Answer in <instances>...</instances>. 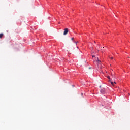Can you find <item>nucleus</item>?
Wrapping results in <instances>:
<instances>
[{"label": "nucleus", "mask_w": 130, "mask_h": 130, "mask_svg": "<svg viewBox=\"0 0 130 130\" xmlns=\"http://www.w3.org/2000/svg\"><path fill=\"white\" fill-rule=\"evenodd\" d=\"M92 57H93V60L95 61H98L99 64H100V63H101V61H100V60H99V59H98V57H97L96 58V56L93 55H92Z\"/></svg>", "instance_id": "f257e3e1"}, {"label": "nucleus", "mask_w": 130, "mask_h": 130, "mask_svg": "<svg viewBox=\"0 0 130 130\" xmlns=\"http://www.w3.org/2000/svg\"><path fill=\"white\" fill-rule=\"evenodd\" d=\"M68 32H69V29L65 28L63 32V35H67Z\"/></svg>", "instance_id": "f03ea898"}, {"label": "nucleus", "mask_w": 130, "mask_h": 130, "mask_svg": "<svg viewBox=\"0 0 130 130\" xmlns=\"http://www.w3.org/2000/svg\"><path fill=\"white\" fill-rule=\"evenodd\" d=\"M106 92V90L105 89V88H103L101 90V93L102 94H105Z\"/></svg>", "instance_id": "7ed1b4c3"}, {"label": "nucleus", "mask_w": 130, "mask_h": 130, "mask_svg": "<svg viewBox=\"0 0 130 130\" xmlns=\"http://www.w3.org/2000/svg\"><path fill=\"white\" fill-rule=\"evenodd\" d=\"M110 82H111V85H112V86H114V85L116 84V82H115L111 81Z\"/></svg>", "instance_id": "20e7f679"}, {"label": "nucleus", "mask_w": 130, "mask_h": 130, "mask_svg": "<svg viewBox=\"0 0 130 130\" xmlns=\"http://www.w3.org/2000/svg\"><path fill=\"white\" fill-rule=\"evenodd\" d=\"M3 36H4V34H0V38H2L3 37Z\"/></svg>", "instance_id": "39448f33"}, {"label": "nucleus", "mask_w": 130, "mask_h": 130, "mask_svg": "<svg viewBox=\"0 0 130 130\" xmlns=\"http://www.w3.org/2000/svg\"><path fill=\"white\" fill-rule=\"evenodd\" d=\"M107 78L109 79V81H111V80H110V76H108Z\"/></svg>", "instance_id": "423d86ee"}, {"label": "nucleus", "mask_w": 130, "mask_h": 130, "mask_svg": "<svg viewBox=\"0 0 130 130\" xmlns=\"http://www.w3.org/2000/svg\"><path fill=\"white\" fill-rule=\"evenodd\" d=\"M110 59H113V57H111L110 58Z\"/></svg>", "instance_id": "0eeeda50"}, {"label": "nucleus", "mask_w": 130, "mask_h": 130, "mask_svg": "<svg viewBox=\"0 0 130 130\" xmlns=\"http://www.w3.org/2000/svg\"><path fill=\"white\" fill-rule=\"evenodd\" d=\"M71 40H74V38H72Z\"/></svg>", "instance_id": "6e6552de"}, {"label": "nucleus", "mask_w": 130, "mask_h": 130, "mask_svg": "<svg viewBox=\"0 0 130 130\" xmlns=\"http://www.w3.org/2000/svg\"><path fill=\"white\" fill-rule=\"evenodd\" d=\"M75 43H76V44H77V42H75Z\"/></svg>", "instance_id": "1a4fd4ad"}, {"label": "nucleus", "mask_w": 130, "mask_h": 130, "mask_svg": "<svg viewBox=\"0 0 130 130\" xmlns=\"http://www.w3.org/2000/svg\"><path fill=\"white\" fill-rule=\"evenodd\" d=\"M128 58H130V57H128Z\"/></svg>", "instance_id": "9d476101"}]
</instances>
